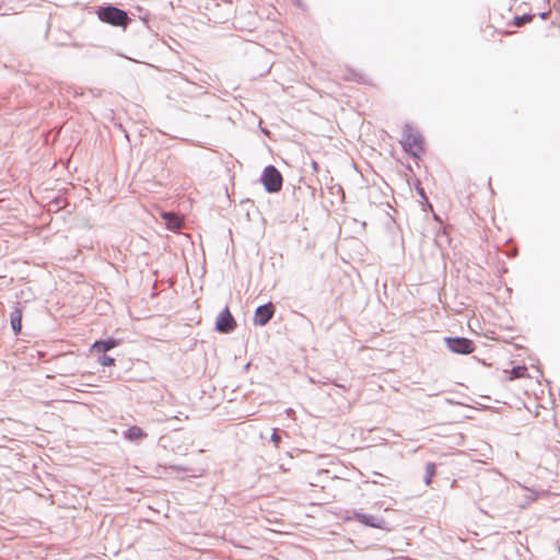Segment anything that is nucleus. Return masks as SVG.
Segmentation results:
<instances>
[{"mask_svg":"<svg viewBox=\"0 0 560 560\" xmlns=\"http://www.w3.org/2000/svg\"><path fill=\"white\" fill-rule=\"evenodd\" d=\"M11 326L15 334H20L22 330V311L15 308L11 313Z\"/></svg>","mask_w":560,"mask_h":560,"instance_id":"nucleus-10","label":"nucleus"},{"mask_svg":"<svg viewBox=\"0 0 560 560\" xmlns=\"http://www.w3.org/2000/svg\"><path fill=\"white\" fill-rule=\"evenodd\" d=\"M360 521H361L362 523L366 524V525L372 526V527H380V525H378V524H376V523H374V522H372V521L370 520V516H368V515H362V516H360Z\"/></svg>","mask_w":560,"mask_h":560,"instance_id":"nucleus-15","label":"nucleus"},{"mask_svg":"<svg viewBox=\"0 0 560 560\" xmlns=\"http://www.w3.org/2000/svg\"><path fill=\"white\" fill-rule=\"evenodd\" d=\"M236 322L234 317L232 316L229 307H225L222 312L219 313L217 320H215V328L220 332H231L235 329Z\"/></svg>","mask_w":560,"mask_h":560,"instance_id":"nucleus-5","label":"nucleus"},{"mask_svg":"<svg viewBox=\"0 0 560 560\" xmlns=\"http://www.w3.org/2000/svg\"><path fill=\"white\" fill-rule=\"evenodd\" d=\"M271 441L275 443L276 447H279L281 436L277 433V431H273V433L271 434Z\"/></svg>","mask_w":560,"mask_h":560,"instance_id":"nucleus-16","label":"nucleus"},{"mask_svg":"<svg viewBox=\"0 0 560 560\" xmlns=\"http://www.w3.org/2000/svg\"><path fill=\"white\" fill-rule=\"evenodd\" d=\"M312 167H313L314 172H318V164H317V162L314 161L312 163Z\"/></svg>","mask_w":560,"mask_h":560,"instance_id":"nucleus-17","label":"nucleus"},{"mask_svg":"<svg viewBox=\"0 0 560 560\" xmlns=\"http://www.w3.org/2000/svg\"><path fill=\"white\" fill-rule=\"evenodd\" d=\"M162 218L164 219L165 224L170 230L175 231L180 229L183 225V219L173 212H163Z\"/></svg>","mask_w":560,"mask_h":560,"instance_id":"nucleus-7","label":"nucleus"},{"mask_svg":"<svg viewBox=\"0 0 560 560\" xmlns=\"http://www.w3.org/2000/svg\"><path fill=\"white\" fill-rule=\"evenodd\" d=\"M400 143L402 148L415 158H419L424 153L422 136L409 125L404 127Z\"/></svg>","mask_w":560,"mask_h":560,"instance_id":"nucleus-1","label":"nucleus"},{"mask_svg":"<svg viewBox=\"0 0 560 560\" xmlns=\"http://www.w3.org/2000/svg\"><path fill=\"white\" fill-rule=\"evenodd\" d=\"M532 20H533V15L524 14V15H521V16H516L514 19L513 24L516 27H521V26L525 25L526 23H529Z\"/></svg>","mask_w":560,"mask_h":560,"instance_id":"nucleus-13","label":"nucleus"},{"mask_svg":"<svg viewBox=\"0 0 560 560\" xmlns=\"http://www.w3.org/2000/svg\"><path fill=\"white\" fill-rule=\"evenodd\" d=\"M125 436L128 440L135 441V440L143 439L144 436H147V434L143 432V430L141 428L133 425V427H130L126 431Z\"/></svg>","mask_w":560,"mask_h":560,"instance_id":"nucleus-11","label":"nucleus"},{"mask_svg":"<svg viewBox=\"0 0 560 560\" xmlns=\"http://www.w3.org/2000/svg\"><path fill=\"white\" fill-rule=\"evenodd\" d=\"M118 343L119 342L115 339L98 340L93 343L92 351L106 352V351L117 347Z\"/></svg>","mask_w":560,"mask_h":560,"instance_id":"nucleus-8","label":"nucleus"},{"mask_svg":"<svg viewBox=\"0 0 560 560\" xmlns=\"http://www.w3.org/2000/svg\"><path fill=\"white\" fill-rule=\"evenodd\" d=\"M261 183L268 192H278L282 188L283 178L273 165H269L262 172Z\"/></svg>","mask_w":560,"mask_h":560,"instance_id":"nucleus-3","label":"nucleus"},{"mask_svg":"<svg viewBox=\"0 0 560 560\" xmlns=\"http://www.w3.org/2000/svg\"><path fill=\"white\" fill-rule=\"evenodd\" d=\"M436 467L433 463H428L425 465V483L429 486L432 482L433 477L435 476Z\"/></svg>","mask_w":560,"mask_h":560,"instance_id":"nucleus-12","label":"nucleus"},{"mask_svg":"<svg viewBox=\"0 0 560 560\" xmlns=\"http://www.w3.org/2000/svg\"><path fill=\"white\" fill-rule=\"evenodd\" d=\"M98 362H100V364H101V365H103V366H110V365H114L115 360H114V358H112V357H109V355L104 354V355H102V357L100 358V361H98Z\"/></svg>","mask_w":560,"mask_h":560,"instance_id":"nucleus-14","label":"nucleus"},{"mask_svg":"<svg viewBox=\"0 0 560 560\" xmlns=\"http://www.w3.org/2000/svg\"><path fill=\"white\" fill-rule=\"evenodd\" d=\"M296 2H299V0H296Z\"/></svg>","mask_w":560,"mask_h":560,"instance_id":"nucleus-18","label":"nucleus"},{"mask_svg":"<svg viewBox=\"0 0 560 560\" xmlns=\"http://www.w3.org/2000/svg\"><path fill=\"white\" fill-rule=\"evenodd\" d=\"M505 373L508 374L506 380L510 382L516 378L528 377V370L525 365L515 366L511 371H505Z\"/></svg>","mask_w":560,"mask_h":560,"instance_id":"nucleus-9","label":"nucleus"},{"mask_svg":"<svg viewBox=\"0 0 560 560\" xmlns=\"http://www.w3.org/2000/svg\"><path fill=\"white\" fill-rule=\"evenodd\" d=\"M446 345L451 351L460 354H470L475 350L474 342L467 338H447Z\"/></svg>","mask_w":560,"mask_h":560,"instance_id":"nucleus-4","label":"nucleus"},{"mask_svg":"<svg viewBox=\"0 0 560 560\" xmlns=\"http://www.w3.org/2000/svg\"><path fill=\"white\" fill-rule=\"evenodd\" d=\"M275 313V306L272 303H268L259 306L254 315V323L259 326L266 325Z\"/></svg>","mask_w":560,"mask_h":560,"instance_id":"nucleus-6","label":"nucleus"},{"mask_svg":"<svg viewBox=\"0 0 560 560\" xmlns=\"http://www.w3.org/2000/svg\"><path fill=\"white\" fill-rule=\"evenodd\" d=\"M97 15L101 21L114 26H126L129 21L127 12L115 7L101 8Z\"/></svg>","mask_w":560,"mask_h":560,"instance_id":"nucleus-2","label":"nucleus"}]
</instances>
